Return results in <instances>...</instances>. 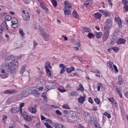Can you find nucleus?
Wrapping results in <instances>:
<instances>
[{"label": "nucleus", "mask_w": 128, "mask_h": 128, "mask_svg": "<svg viewBox=\"0 0 128 128\" xmlns=\"http://www.w3.org/2000/svg\"><path fill=\"white\" fill-rule=\"evenodd\" d=\"M45 68H52V66H50V62H46L45 63Z\"/></svg>", "instance_id": "nucleus-28"}, {"label": "nucleus", "mask_w": 128, "mask_h": 128, "mask_svg": "<svg viewBox=\"0 0 128 128\" xmlns=\"http://www.w3.org/2000/svg\"><path fill=\"white\" fill-rule=\"evenodd\" d=\"M98 12H101V14H102L104 16H110V14L106 11H104L102 10H99Z\"/></svg>", "instance_id": "nucleus-22"}, {"label": "nucleus", "mask_w": 128, "mask_h": 128, "mask_svg": "<svg viewBox=\"0 0 128 128\" xmlns=\"http://www.w3.org/2000/svg\"><path fill=\"white\" fill-rule=\"evenodd\" d=\"M112 48L114 52H118L120 50V48H118V47H112Z\"/></svg>", "instance_id": "nucleus-36"}, {"label": "nucleus", "mask_w": 128, "mask_h": 128, "mask_svg": "<svg viewBox=\"0 0 128 128\" xmlns=\"http://www.w3.org/2000/svg\"><path fill=\"white\" fill-rule=\"evenodd\" d=\"M56 114H58V116H62V112H60V110H56Z\"/></svg>", "instance_id": "nucleus-49"}, {"label": "nucleus", "mask_w": 128, "mask_h": 128, "mask_svg": "<svg viewBox=\"0 0 128 128\" xmlns=\"http://www.w3.org/2000/svg\"><path fill=\"white\" fill-rule=\"evenodd\" d=\"M114 70H115V72H118V67H116V66L114 64L113 65Z\"/></svg>", "instance_id": "nucleus-55"}, {"label": "nucleus", "mask_w": 128, "mask_h": 128, "mask_svg": "<svg viewBox=\"0 0 128 128\" xmlns=\"http://www.w3.org/2000/svg\"><path fill=\"white\" fill-rule=\"evenodd\" d=\"M6 118H8V116L4 114L3 116L2 120H6Z\"/></svg>", "instance_id": "nucleus-63"}, {"label": "nucleus", "mask_w": 128, "mask_h": 128, "mask_svg": "<svg viewBox=\"0 0 128 128\" xmlns=\"http://www.w3.org/2000/svg\"><path fill=\"white\" fill-rule=\"evenodd\" d=\"M64 10L65 16H70L72 14L70 9H64Z\"/></svg>", "instance_id": "nucleus-26"}, {"label": "nucleus", "mask_w": 128, "mask_h": 128, "mask_svg": "<svg viewBox=\"0 0 128 128\" xmlns=\"http://www.w3.org/2000/svg\"><path fill=\"white\" fill-rule=\"evenodd\" d=\"M126 40L124 38H119L116 41L117 44H124Z\"/></svg>", "instance_id": "nucleus-11"}, {"label": "nucleus", "mask_w": 128, "mask_h": 128, "mask_svg": "<svg viewBox=\"0 0 128 128\" xmlns=\"http://www.w3.org/2000/svg\"><path fill=\"white\" fill-rule=\"evenodd\" d=\"M94 101L95 102H96V104H100V100L98 98H94Z\"/></svg>", "instance_id": "nucleus-40"}, {"label": "nucleus", "mask_w": 128, "mask_h": 128, "mask_svg": "<svg viewBox=\"0 0 128 128\" xmlns=\"http://www.w3.org/2000/svg\"><path fill=\"white\" fill-rule=\"evenodd\" d=\"M103 116H106L108 118H112L110 114L106 112L103 113Z\"/></svg>", "instance_id": "nucleus-30"}, {"label": "nucleus", "mask_w": 128, "mask_h": 128, "mask_svg": "<svg viewBox=\"0 0 128 128\" xmlns=\"http://www.w3.org/2000/svg\"><path fill=\"white\" fill-rule=\"evenodd\" d=\"M40 8L43 10H44L46 12H48V8L46 6L44 3L42 1L40 2Z\"/></svg>", "instance_id": "nucleus-16"}, {"label": "nucleus", "mask_w": 128, "mask_h": 128, "mask_svg": "<svg viewBox=\"0 0 128 128\" xmlns=\"http://www.w3.org/2000/svg\"><path fill=\"white\" fill-rule=\"evenodd\" d=\"M115 90L118 94L120 98H122V92H120V88H116Z\"/></svg>", "instance_id": "nucleus-21"}, {"label": "nucleus", "mask_w": 128, "mask_h": 128, "mask_svg": "<svg viewBox=\"0 0 128 128\" xmlns=\"http://www.w3.org/2000/svg\"><path fill=\"white\" fill-rule=\"evenodd\" d=\"M55 128H66L62 124L56 122L54 124Z\"/></svg>", "instance_id": "nucleus-20"}, {"label": "nucleus", "mask_w": 128, "mask_h": 128, "mask_svg": "<svg viewBox=\"0 0 128 128\" xmlns=\"http://www.w3.org/2000/svg\"><path fill=\"white\" fill-rule=\"evenodd\" d=\"M78 126L79 128H84V126L80 124H78Z\"/></svg>", "instance_id": "nucleus-61"}, {"label": "nucleus", "mask_w": 128, "mask_h": 128, "mask_svg": "<svg viewBox=\"0 0 128 128\" xmlns=\"http://www.w3.org/2000/svg\"><path fill=\"white\" fill-rule=\"evenodd\" d=\"M72 8V6L70 4L64 6V8H66V10H68L67 8H68V9Z\"/></svg>", "instance_id": "nucleus-50"}, {"label": "nucleus", "mask_w": 128, "mask_h": 128, "mask_svg": "<svg viewBox=\"0 0 128 128\" xmlns=\"http://www.w3.org/2000/svg\"><path fill=\"white\" fill-rule=\"evenodd\" d=\"M92 110H94V112H96V110H98V106H93Z\"/></svg>", "instance_id": "nucleus-60"}, {"label": "nucleus", "mask_w": 128, "mask_h": 128, "mask_svg": "<svg viewBox=\"0 0 128 128\" xmlns=\"http://www.w3.org/2000/svg\"><path fill=\"white\" fill-rule=\"evenodd\" d=\"M102 34V32H96V38H100V35Z\"/></svg>", "instance_id": "nucleus-42"}, {"label": "nucleus", "mask_w": 128, "mask_h": 128, "mask_svg": "<svg viewBox=\"0 0 128 128\" xmlns=\"http://www.w3.org/2000/svg\"><path fill=\"white\" fill-rule=\"evenodd\" d=\"M20 110V108L16 106H14L10 110L12 114H16Z\"/></svg>", "instance_id": "nucleus-9"}, {"label": "nucleus", "mask_w": 128, "mask_h": 128, "mask_svg": "<svg viewBox=\"0 0 128 128\" xmlns=\"http://www.w3.org/2000/svg\"><path fill=\"white\" fill-rule=\"evenodd\" d=\"M91 118H92V116L90 117V119L89 121L91 124H92L93 126H94L95 124H98V123L96 122V120H92Z\"/></svg>", "instance_id": "nucleus-27"}, {"label": "nucleus", "mask_w": 128, "mask_h": 128, "mask_svg": "<svg viewBox=\"0 0 128 128\" xmlns=\"http://www.w3.org/2000/svg\"><path fill=\"white\" fill-rule=\"evenodd\" d=\"M12 28H18V24L12 23Z\"/></svg>", "instance_id": "nucleus-47"}, {"label": "nucleus", "mask_w": 128, "mask_h": 128, "mask_svg": "<svg viewBox=\"0 0 128 128\" xmlns=\"http://www.w3.org/2000/svg\"><path fill=\"white\" fill-rule=\"evenodd\" d=\"M108 66L109 68L114 70V68H112V65L114 64V62L110 60L108 62Z\"/></svg>", "instance_id": "nucleus-24"}, {"label": "nucleus", "mask_w": 128, "mask_h": 128, "mask_svg": "<svg viewBox=\"0 0 128 128\" xmlns=\"http://www.w3.org/2000/svg\"><path fill=\"white\" fill-rule=\"evenodd\" d=\"M58 90L59 92H66L65 89H62V88H58Z\"/></svg>", "instance_id": "nucleus-51"}, {"label": "nucleus", "mask_w": 128, "mask_h": 128, "mask_svg": "<svg viewBox=\"0 0 128 128\" xmlns=\"http://www.w3.org/2000/svg\"><path fill=\"white\" fill-rule=\"evenodd\" d=\"M125 10H126V12H128V4H126L124 6Z\"/></svg>", "instance_id": "nucleus-59"}, {"label": "nucleus", "mask_w": 128, "mask_h": 128, "mask_svg": "<svg viewBox=\"0 0 128 128\" xmlns=\"http://www.w3.org/2000/svg\"><path fill=\"white\" fill-rule=\"evenodd\" d=\"M30 94H34L36 98H38V96H40V92H38V90L31 89Z\"/></svg>", "instance_id": "nucleus-10"}, {"label": "nucleus", "mask_w": 128, "mask_h": 128, "mask_svg": "<svg viewBox=\"0 0 128 128\" xmlns=\"http://www.w3.org/2000/svg\"><path fill=\"white\" fill-rule=\"evenodd\" d=\"M113 104H114V107L116 108H118V103H116V100H114V102H112Z\"/></svg>", "instance_id": "nucleus-56"}, {"label": "nucleus", "mask_w": 128, "mask_h": 128, "mask_svg": "<svg viewBox=\"0 0 128 128\" xmlns=\"http://www.w3.org/2000/svg\"><path fill=\"white\" fill-rule=\"evenodd\" d=\"M24 20H25V22H28L30 18V14L28 12H26V14H24L22 16Z\"/></svg>", "instance_id": "nucleus-14"}, {"label": "nucleus", "mask_w": 128, "mask_h": 128, "mask_svg": "<svg viewBox=\"0 0 128 128\" xmlns=\"http://www.w3.org/2000/svg\"><path fill=\"white\" fill-rule=\"evenodd\" d=\"M24 106V102L20 103V108H22Z\"/></svg>", "instance_id": "nucleus-58"}, {"label": "nucleus", "mask_w": 128, "mask_h": 128, "mask_svg": "<svg viewBox=\"0 0 128 128\" xmlns=\"http://www.w3.org/2000/svg\"><path fill=\"white\" fill-rule=\"evenodd\" d=\"M115 20L116 22H118H118H122V20L120 18H116Z\"/></svg>", "instance_id": "nucleus-53"}, {"label": "nucleus", "mask_w": 128, "mask_h": 128, "mask_svg": "<svg viewBox=\"0 0 128 128\" xmlns=\"http://www.w3.org/2000/svg\"><path fill=\"white\" fill-rule=\"evenodd\" d=\"M106 25L104 26V30H110L112 24V19L108 18L106 20Z\"/></svg>", "instance_id": "nucleus-5"}, {"label": "nucleus", "mask_w": 128, "mask_h": 128, "mask_svg": "<svg viewBox=\"0 0 128 128\" xmlns=\"http://www.w3.org/2000/svg\"><path fill=\"white\" fill-rule=\"evenodd\" d=\"M109 36H110V30H104V34L102 38V40L104 42H106Z\"/></svg>", "instance_id": "nucleus-7"}, {"label": "nucleus", "mask_w": 128, "mask_h": 128, "mask_svg": "<svg viewBox=\"0 0 128 128\" xmlns=\"http://www.w3.org/2000/svg\"><path fill=\"white\" fill-rule=\"evenodd\" d=\"M19 34H20L21 36H24V30H22V28L19 29Z\"/></svg>", "instance_id": "nucleus-41"}, {"label": "nucleus", "mask_w": 128, "mask_h": 128, "mask_svg": "<svg viewBox=\"0 0 128 128\" xmlns=\"http://www.w3.org/2000/svg\"><path fill=\"white\" fill-rule=\"evenodd\" d=\"M72 14H73V16H74V18H78V12H76V10H74Z\"/></svg>", "instance_id": "nucleus-34"}, {"label": "nucleus", "mask_w": 128, "mask_h": 128, "mask_svg": "<svg viewBox=\"0 0 128 128\" xmlns=\"http://www.w3.org/2000/svg\"><path fill=\"white\" fill-rule=\"evenodd\" d=\"M46 88L47 90H54L56 88L57 86L54 82H50L45 85Z\"/></svg>", "instance_id": "nucleus-4"}, {"label": "nucleus", "mask_w": 128, "mask_h": 128, "mask_svg": "<svg viewBox=\"0 0 128 128\" xmlns=\"http://www.w3.org/2000/svg\"><path fill=\"white\" fill-rule=\"evenodd\" d=\"M88 102L92 104H94V101L92 100V98H90V97L88 98Z\"/></svg>", "instance_id": "nucleus-57"}, {"label": "nucleus", "mask_w": 128, "mask_h": 128, "mask_svg": "<svg viewBox=\"0 0 128 128\" xmlns=\"http://www.w3.org/2000/svg\"><path fill=\"white\" fill-rule=\"evenodd\" d=\"M1 26L4 28V30H8V26L6 22H2Z\"/></svg>", "instance_id": "nucleus-15"}, {"label": "nucleus", "mask_w": 128, "mask_h": 128, "mask_svg": "<svg viewBox=\"0 0 128 128\" xmlns=\"http://www.w3.org/2000/svg\"><path fill=\"white\" fill-rule=\"evenodd\" d=\"M90 32V28L86 26L82 28V32L83 34H84V32Z\"/></svg>", "instance_id": "nucleus-19"}, {"label": "nucleus", "mask_w": 128, "mask_h": 128, "mask_svg": "<svg viewBox=\"0 0 128 128\" xmlns=\"http://www.w3.org/2000/svg\"><path fill=\"white\" fill-rule=\"evenodd\" d=\"M30 92H32V89L26 90L20 94L18 95L17 96V98L18 100H22L24 98H26V96H30Z\"/></svg>", "instance_id": "nucleus-3"}, {"label": "nucleus", "mask_w": 128, "mask_h": 128, "mask_svg": "<svg viewBox=\"0 0 128 128\" xmlns=\"http://www.w3.org/2000/svg\"><path fill=\"white\" fill-rule=\"evenodd\" d=\"M46 72L48 74V78H50L52 76V72H50V68H45Z\"/></svg>", "instance_id": "nucleus-29"}, {"label": "nucleus", "mask_w": 128, "mask_h": 128, "mask_svg": "<svg viewBox=\"0 0 128 128\" xmlns=\"http://www.w3.org/2000/svg\"><path fill=\"white\" fill-rule=\"evenodd\" d=\"M62 106L63 108H65V110H70V106L68 104H64Z\"/></svg>", "instance_id": "nucleus-35"}, {"label": "nucleus", "mask_w": 128, "mask_h": 128, "mask_svg": "<svg viewBox=\"0 0 128 128\" xmlns=\"http://www.w3.org/2000/svg\"><path fill=\"white\" fill-rule=\"evenodd\" d=\"M39 30L40 32V34L44 38V40H48V35L46 34L44 32V28H39Z\"/></svg>", "instance_id": "nucleus-6"}, {"label": "nucleus", "mask_w": 128, "mask_h": 128, "mask_svg": "<svg viewBox=\"0 0 128 128\" xmlns=\"http://www.w3.org/2000/svg\"><path fill=\"white\" fill-rule=\"evenodd\" d=\"M122 4H124V6H126V4H128V0H122Z\"/></svg>", "instance_id": "nucleus-52"}, {"label": "nucleus", "mask_w": 128, "mask_h": 128, "mask_svg": "<svg viewBox=\"0 0 128 128\" xmlns=\"http://www.w3.org/2000/svg\"><path fill=\"white\" fill-rule=\"evenodd\" d=\"M26 67L24 66H23L20 70V74H22L24 72H26Z\"/></svg>", "instance_id": "nucleus-46"}, {"label": "nucleus", "mask_w": 128, "mask_h": 128, "mask_svg": "<svg viewBox=\"0 0 128 128\" xmlns=\"http://www.w3.org/2000/svg\"><path fill=\"white\" fill-rule=\"evenodd\" d=\"M23 117L26 122H30L32 120V118L28 115L26 112H23Z\"/></svg>", "instance_id": "nucleus-8"}, {"label": "nucleus", "mask_w": 128, "mask_h": 128, "mask_svg": "<svg viewBox=\"0 0 128 128\" xmlns=\"http://www.w3.org/2000/svg\"><path fill=\"white\" fill-rule=\"evenodd\" d=\"M102 86V83H99L97 84V90L98 92H100V88Z\"/></svg>", "instance_id": "nucleus-39"}, {"label": "nucleus", "mask_w": 128, "mask_h": 128, "mask_svg": "<svg viewBox=\"0 0 128 128\" xmlns=\"http://www.w3.org/2000/svg\"><path fill=\"white\" fill-rule=\"evenodd\" d=\"M94 16L96 18H97L98 20H100L102 18V14L100 12H96L94 14Z\"/></svg>", "instance_id": "nucleus-18"}, {"label": "nucleus", "mask_w": 128, "mask_h": 128, "mask_svg": "<svg viewBox=\"0 0 128 128\" xmlns=\"http://www.w3.org/2000/svg\"><path fill=\"white\" fill-rule=\"evenodd\" d=\"M124 96H125L126 98H128V91H127V92L125 93Z\"/></svg>", "instance_id": "nucleus-64"}, {"label": "nucleus", "mask_w": 128, "mask_h": 128, "mask_svg": "<svg viewBox=\"0 0 128 128\" xmlns=\"http://www.w3.org/2000/svg\"><path fill=\"white\" fill-rule=\"evenodd\" d=\"M63 112L66 114H70V115L68 118V120L71 122H76V120H78V116H77L76 114L74 112L68 110H64Z\"/></svg>", "instance_id": "nucleus-2"}, {"label": "nucleus", "mask_w": 128, "mask_h": 128, "mask_svg": "<svg viewBox=\"0 0 128 128\" xmlns=\"http://www.w3.org/2000/svg\"><path fill=\"white\" fill-rule=\"evenodd\" d=\"M70 94L72 96H76L78 95V92H72Z\"/></svg>", "instance_id": "nucleus-45"}, {"label": "nucleus", "mask_w": 128, "mask_h": 128, "mask_svg": "<svg viewBox=\"0 0 128 128\" xmlns=\"http://www.w3.org/2000/svg\"><path fill=\"white\" fill-rule=\"evenodd\" d=\"M6 66H0V76L1 78H8V73L16 74L18 68V62L16 61V58L13 56H8L5 60Z\"/></svg>", "instance_id": "nucleus-1"}, {"label": "nucleus", "mask_w": 128, "mask_h": 128, "mask_svg": "<svg viewBox=\"0 0 128 128\" xmlns=\"http://www.w3.org/2000/svg\"><path fill=\"white\" fill-rule=\"evenodd\" d=\"M4 30L2 28V26H0V34H2Z\"/></svg>", "instance_id": "nucleus-62"}, {"label": "nucleus", "mask_w": 128, "mask_h": 128, "mask_svg": "<svg viewBox=\"0 0 128 128\" xmlns=\"http://www.w3.org/2000/svg\"><path fill=\"white\" fill-rule=\"evenodd\" d=\"M18 20H16V18L13 17L12 18V24H18Z\"/></svg>", "instance_id": "nucleus-33"}, {"label": "nucleus", "mask_w": 128, "mask_h": 128, "mask_svg": "<svg viewBox=\"0 0 128 128\" xmlns=\"http://www.w3.org/2000/svg\"><path fill=\"white\" fill-rule=\"evenodd\" d=\"M5 20H8V22H10V20H12V16H10L7 15L5 17Z\"/></svg>", "instance_id": "nucleus-43"}, {"label": "nucleus", "mask_w": 128, "mask_h": 128, "mask_svg": "<svg viewBox=\"0 0 128 128\" xmlns=\"http://www.w3.org/2000/svg\"><path fill=\"white\" fill-rule=\"evenodd\" d=\"M122 84H124V82H122V78H119L118 82V84H119V86H122Z\"/></svg>", "instance_id": "nucleus-44"}, {"label": "nucleus", "mask_w": 128, "mask_h": 128, "mask_svg": "<svg viewBox=\"0 0 128 128\" xmlns=\"http://www.w3.org/2000/svg\"><path fill=\"white\" fill-rule=\"evenodd\" d=\"M59 66L61 69L60 74H64V72H66V66H64V64H60L59 65Z\"/></svg>", "instance_id": "nucleus-13"}, {"label": "nucleus", "mask_w": 128, "mask_h": 128, "mask_svg": "<svg viewBox=\"0 0 128 128\" xmlns=\"http://www.w3.org/2000/svg\"><path fill=\"white\" fill-rule=\"evenodd\" d=\"M44 124L47 128H52V126L48 124V122H44Z\"/></svg>", "instance_id": "nucleus-48"}, {"label": "nucleus", "mask_w": 128, "mask_h": 128, "mask_svg": "<svg viewBox=\"0 0 128 128\" xmlns=\"http://www.w3.org/2000/svg\"><path fill=\"white\" fill-rule=\"evenodd\" d=\"M52 3L54 8H56L58 6V2L56 0H52Z\"/></svg>", "instance_id": "nucleus-31"}, {"label": "nucleus", "mask_w": 128, "mask_h": 128, "mask_svg": "<svg viewBox=\"0 0 128 128\" xmlns=\"http://www.w3.org/2000/svg\"><path fill=\"white\" fill-rule=\"evenodd\" d=\"M86 100V98L84 96H81L78 98V102H80V104H84V102Z\"/></svg>", "instance_id": "nucleus-25"}, {"label": "nucleus", "mask_w": 128, "mask_h": 128, "mask_svg": "<svg viewBox=\"0 0 128 128\" xmlns=\"http://www.w3.org/2000/svg\"><path fill=\"white\" fill-rule=\"evenodd\" d=\"M87 36H88L89 38H94V35L92 32H89Z\"/></svg>", "instance_id": "nucleus-38"}, {"label": "nucleus", "mask_w": 128, "mask_h": 128, "mask_svg": "<svg viewBox=\"0 0 128 128\" xmlns=\"http://www.w3.org/2000/svg\"><path fill=\"white\" fill-rule=\"evenodd\" d=\"M108 100H109V102H114L115 100V99L114 98H108Z\"/></svg>", "instance_id": "nucleus-54"}, {"label": "nucleus", "mask_w": 128, "mask_h": 128, "mask_svg": "<svg viewBox=\"0 0 128 128\" xmlns=\"http://www.w3.org/2000/svg\"><path fill=\"white\" fill-rule=\"evenodd\" d=\"M28 110L32 114H36V109L34 107L29 108Z\"/></svg>", "instance_id": "nucleus-23"}, {"label": "nucleus", "mask_w": 128, "mask_h": 128, "mask_svg": "<svg viewBox=\"0 0 128 128\" xmlns=\"http://www.w3.org/2000/svg\"><path fill=\"white\" fill-rule=\"evenodd\" d=\"M75 70L76 69L74 66H71L70 68H66V72H68V74H70L72 72H74Z\"/></svg>", "instance_id": "nucleus-17"}, {"label": "nucleus", "mask_w": 128, "mask_h": 128, "mask_svg": "<svg viewBox=\"0 0 128 128\" xmlns=\"http://www.w3.org/2000/svg\"><path fill=\"white\" fill-rule=\"evenodd\" d=\"M84 6H90V0H87L86 2H85Z\"/></svg>", "instance_id": "nucleus-37"}, {"label": "nucleus", "mask_w": 128, "mask_h": 128, "mask_svg": "<svg viewBox=\"0 0 128 128\" xmlns=\"http://www.w3.org/2000/svg\"><path fill=\"white\" fill-rule=\"evenodd\" d=\"M79 89L78 90H81V92H84V86L82 84H80L78 86Z\"/></svg>", "instance_id": "nucleus-32"}, {"label": "nucleus", "mask_w": 128, "mask_h": 128, "mask_svg": "<svg viewBox=\"0 0 128 128\" xmlns=\"http://www.w3.org/2000/svg\"><path fill=\"white\" fill-rule=\"evenodd\" d=\"M16 92L14 90H8L4 92V94H14Z\"/></svg>", "instance_id": "nucleus-12"}]
</instances>
